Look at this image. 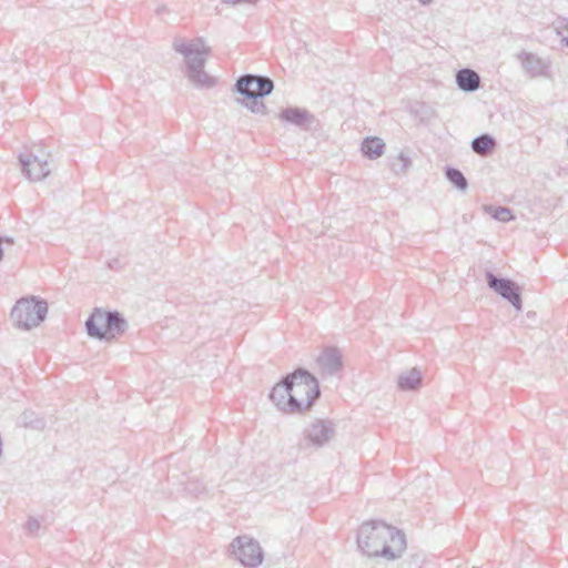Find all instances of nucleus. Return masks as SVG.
<instances>
[{"label": "nucleus", "instance_id": "15", "mask_svg": "<svg viewBox=\"0 0 568 568\" xmlns=\"http://www.w3.org/2000/svg\"><path fill=\"white\" fill-rule=\"evenodd\" d=\"M422 372L412 368L398 376L397 385L402 390H415L422 386Z\"/></svg>", "mask_w": 568, "mask_h": 568}, {"label": "nucleus", "instance_id": "10", "mask_svg": "<svg viewBox=\"0 0 568 568\" xmlns=\"http://www.w3.org/2000/svg\"><path fill=\"white\" fill-rule=\"evenodd\" d=\"M278 118L282 121L296 125L306 131L311 130L312 125L315 123V118L312 113H310L306 109L297 106H288L283 109Z\"/></svg>", "mask_w": 568, "mask_h": 568}, {"label": "nucleus", "instance_id": "24", "mask_svg": "<svg viewBox=\"0 0 568 568\" xmlns=\"http://www.w3.org/2000/svg\"><path fill=\"white\" fill-rule=\"evenodd\" d=\"M262 98L248 99L250 103H246V106L254 113H266V105L261 101Z\"/></svg>", "mask_w": 568, "mask_h": 568}, {"label": "nucleus", "instance_id": "5", "mask_svg": "<svg viewBox=\"0 0 568 568\" xmlns=\"http://www.w3.org/2000/svg\"><path fill=\"white\" fill-rule=\"evenodd\" d=\"M47 313L45 301L36 296L22 297L11 310V320L17 327L28 331L43 322Z\"/></svg>", "mask_w": 568, "mask_h": 568}, {"label": "nucleus", "instance_id": "7", "mask_svg": "<svg viewBox=\"0 0 568 568\" xmlns=\"http://www.w3.org/2000/svg\"><path fill=\"white\" fill-rule=\"evenodd\" d=\"M485 276L489 288L507 300L516 311H521V288L516 282L510 278L498 277L491 271H486Z\"/></svg>", "mask_w": 568, "mask_h": 568}, {"label": "nucleus", "instance_id": "9", "mask_svg": "<svg viewBox=\"0 0 568 568\" xmlns=\"http://www.w3.org/2000/svg\"><path fill=\"white\" fill-rule=\"evenodd\" d=\"M335 435V426L329 420H316L304 430V437L301 447L313 446L320 448L328 443Z\"/></svg>", "mask_w": 568, "mask_h": 568}, {"label": "nucleus", "instance_id": "1", "mask_svg": "<svg viewBox=\"0 0 568 568\" xmlns=\"http://www.w3.org/2000/svg\"><path fill=\"white\" fill-rule=\"evenodd\" d=\"M357 546L367 557H379L392 561L406 550L405 534L379 520L363 523L357 532Z\"/></svg>", "mask_w": 568, "mask_h": 568}, {"label": "nucleus", "instance_id": "31", "mask_svg": "<svg viewBox=\"0 0 568 568\" xmlns=\"http://www.w3.org/2000/svg\"><path fill=\"white\" fill-rule=\"evenodd\" d=\"M432 2V0H428V4Z\"/></svg>", "mask_w": 568, "mask_h": 568}, {"label": "nucleus", "instance_id": "11", "mask_svg": "<svg viewBox=\"0 0 568 568\" xmlns=\"http://www.w3.org/2000/svg\"><path fill=\"white\" fill-rule=\"evenodd\" d=\"M317 364L323 373L334 375L343 366L342 354L337 348L328 347L317 357Z\"/></svg>", "mask_w": 568, "mask_h": 568}, {"label": "nucleus", "instance_id": "4", "mask_svg": "<svg viewBox=\"0 0 568 568\" xmlns=\"http://www.w3.org/2000/svg\"><path fill=\"white\" fill-rule=\"evenodd\" d=\"M85 328L88 335L92 338L111 341L126 331L128 323L123 315L116 311L94 308L85 321Z\"/></svg>", "mask_w": 568, "mask_h": 568}, {"label": "nucleus", "instance_id": "8", "mask_svg": "<svg viewBox=\"0 0 568 568\" xmlns=\"http://www.w3.org/2000/svg\"><path fill=\"white\" fill-rule=\"evenodd\" d=\"M48 156L49 154L45 153H42L40 156L32 153L19 155L21 171L30 182L42 181L50 174L51 169Z\"/></svg>", "mask_w": 568, "mask_h": 568}, {"label": "nucleus", "instance_id": "20", "mask_svg": "<svg viewBox=\"0 0 568 568\" xmlns=\"http://www.w3.org/2000/svg\"><path fill=\"white\" fill-rule=\"evenodd\" d=\"M446 179L459 191H466L468 182L463 172L458 169L448 166L445 172Z\"/></svg>", "mask_w": 568, "mask_h": 568}, {"label": "nucleus", "instance_id": "21", "mask_svg": "<svg viewBox=\"0 0 568 568\" xmlns=\"http://www.w3.org/2000/svg\"><path fill=\"white\" fill-rule=\"evenodd\" d=\"M254 83L256 87V98H264L271 94L274 89L273 80L264 75H254Z\"/></svg>", "mask_w": 568, "mask_h": 568}, {"label": "nucleus", "instance_id": "12", "mask_svg": "<svg viewBox=\"0 0 568 568\" xmlns=\"http://www.w3.org/2000/svg\"><path fill=\"white\" fill-rule=\"evenodd\" d=\"M290 394L288 375H286L273 387L270 398L280 410L288 413V408H291Z\"/></svg>", "mask_w": 568, "mask_h": 568}, {"label": "nucleus", "instance_id": "30", "mask_svg": "<svg viewBox=\"0 0 568 568\" xmlns=\"http://www.w3.org/2000/svg\"><path fill=\"white\" fill-rule=\"evenodd\" d=\"M423 6H426V0H418Z\"/></svg>", "mask_w": 568, "mask_h": 568}, {"label": "nucleus", "instance_id": "28", "mask_svg": "<svg viewBox=\"0 0 568 568\" xmlns=\"http://www.w3.org/2000/svg\"><path fill=\"white\" fill-rule=\"evenodd\" d=\"M2 240H3V244H7V245H13L14 244V241L11 237H2Z\"/></svg>", "mask_w": 568, "mask_h": 568}, {"label": "nucleus", "instance_id": "17", "mask_svg": "<svg viewBox=\"0 0 568 568\" xmlns=\"http://www.w3.org/2000/svg\"><path fill=\"white\" fill-rule=\"evenodd\" d=\"M235 90L239 94L245 97L246 99H255L256 98V87L254 83V75L253 74L242 75L235 83Z\"/></svg>", "mask_w": 568, "mask_h": 568}, {"label": "nucleus", "instance_id": "29", "mask_svg": "<svg viewBox=\"0 0 568 568\" xmlns=\"http://www.w3.org/2000/svg\"><path fill=\"white\" fill-rule=\"evenodd\" d=\"M2 245H3V240H2V237L0 236V261L3 258V248H2Z\"/></svg>", "mask_w": 568, "mask_h": 568}, {"label": "nucleus", "instance_id": "25", "mask_svg": "<svg viewBox=\"0 0 568 568\" xmlns=\"http://www.w3.org/2000/svg\"><path fill=\"white\" fill-rule=\"evenodd\" d=\"M557 30L562 36V42L568 47V19H564L557 27Z\"/></svg>", "mask_w": 568, "mask_h": 568}, {"label": "nucleus", "instance_id": "14", "mask_svg": "<svg viewBox=\"0 0 568 568\" xmlns=\"http://www.w3.org/2000/svg\"><path fill=\"white\" fill-rule=\"evenodd\" d=\"M518 60L530 77L544 75L548 69V64L531 52H521L518 54Z\"/></svg>", "mask_w": 568, "mask_h": 568}, {"label": "nucleus", "instance_id": "3", "mask_svg": "<svg viewBox=\"0 0 568 568\" xmlns=\"http://www.w3.org/2000/svg\"><path fill=\"white\" fill-rule=\"evenodd\" d=\"M288 383L291 393L288 413L308 409L321 394L316 377L305 368H297L288 374Z\"/></svg>", "mask_w": 568, "mask_h": 568}, {"label": "nucleus", "instance_id": "6", "mask_svg": "<svg viewBox=\"0 0 568 568\" xmlns=\"http://www.w3.org/2000/svg\"><path fill=\"white\" fill-rule=\"evenodd\" d=\"M231 554L246 568H255L263 561V550L257 540L244 535L230 545Z\"/></svg>", "mask_w": 568, "mask_h": 568}, {"label": "nucleus", "instance_id": "2", "mask_svg": "<svg viewBox=\"0 0 568 568\" xmlns=\"http://www.w3.org/2000/svg\"><path fill=\"white\" fill-rule=\"evenodd\" d=\"M173 49L185 59L187 78L196 88H212L215 79L204 71L209 49L205 48L203 39L199 38L186 42L182 38H175Z\"/></svg>", "mask_w": 568, "mask_h": 568}, {"label": "nucleus", "instance_id": "23", "mask_svg": "<svg viewBox=\"0 0 568 568\" xmlns=\"http://www.w3.org/2000/svg\"><path fill=\"white\" fill-rule=\"evenodd\" d=\"M491 216L500 222H508L514 217L511 211L505 206L495 207L491 213Z\"/></svg>", "mask_w": 568, "mask_h": 568}, {"label": "nucleus", "instance_id": "18", "mask_svg": "<svg viewBox=\"0 0 568 568\" xmlns=\"http://www.w3.org/2000/svg\"><path fill=\"white\" fill-rule=\"evenodd\" d=\"M495 146L496 140L487 133L480 134L471 141L473 151L481 155L490 153Z\"/></svg>", "mask_w": 568, "mask_h": 568}, {"label": "nucleus", "instance_id": "26", "mask_svg": "<svg viewBox=\"0 0 568 568\" xmlns=\"http://www.w3.org/2000/svg\"><path fill=\"white\" fill-rule=\"evenodd\" d=\"M40 523L36 518H30L27 523V528L30 534H36L40 529Z\"/></svg>", "mask_w": 568, "mask_h": 568}, {"label": "nucleus", "instance_id": "22", "mask_svg": "<svg viewBox=\"0 0 568 568\" xmlns=\"http://www.w3.org/2000/svg\"><path fill=\"white\" fill-rule=\"evenodd\" d=\"M409 163V159L405 156L404 153H399V155L392 163V170L396 174L404 173L407 170Z\"/></svg>", "mask_w": 568, "mask_h": 568}, {"label": "nucleus", "instance_id": "19", "mask_svg": "<svg viewBox=\"0 0 568 568\" xmlns=\"http://www.w3.org/2000/svg\"><path fill=\"white\" fill-rule=\"evenodd\" d=\"M18 423L26 428H32L37 430L43 429L45 427V420L31 409H26L20 415Z\"/></svg>", "mask_w": 568, "mask_h": 568}, {"label": "nucleus", "instance_id": "27", "mask_svg": "<svg viewBox=\"0 0 568 568\" xmlns=\"http://www.w3.org/2000/svg\"><path fill=\"white\" fill-rule=\"evenodd\" d=\"M222 1L225 3L237 4V3H248V2H252L253 0H222Z\"/></svg>", "mask_w": 568, "mask_h": 568}, {"label": "nucleus", "instance_id": "13", "mask_svg": "<svg viewBox=\"0 0 568 568\" xmlns=\"http://www.w3.org/2000/svg\"><path fill=\"white\" fill-rule=\"evenodd\" d=\"M455 78L458 89L464 92L473 93L480 88V77L473 69H460L456 72Z\"/></svg>", "mask_w": 568, "mask_h": 568}, {"label": "nucleus", "instance_id": "16", "mask_svg": "<svg viewBox=\"0 0 568 568\" xmlns=\"http://www.w3.org/2000/svg\"><path fill=\"white\" fill-rule=\"evenodd\" d=\"M361 150L364 156L375 160L383 155L385 151V143L377 136L365 138L362 142Z\"/></svg>", "mask_w": 568, "mask_h": 568}]
</instances>
